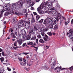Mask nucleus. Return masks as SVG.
Listing matches in <instances>:
<instances>
[{
    "label": "nucleus",
    "mask_w": 73,
    "mask_h": 73,
    "mask_svg": "<svg viewBox=\"0 0 73 73\" xmlns=\"http://www.w3.org/2000/svg\"><path fill=\"white\" fill-rule=\"evenodd\" d=\"M55 1V0H52L51 1V2L46 1L44 3L43 5L41 4L40 5V7L37 9V11L38 12V13H39L40 14H41V15L44 14V11L40 10L41 9L44 8V7L46 8L48 6V7L50 8H52V7H53V5H52V4H53V3Z\"/></svg>",
    "instance_id": "f257e3e1"
},
{
    "label": "nucleus",
    "mask_w": 73,
    "mask_h": 73,
    "mask_svg": "<svg viewBox=\"0 0 73 73\" xmlns=\"http://www.w3.org/2000/svg\"><path fill=\"white\" fill-rule=\"evenodd\" d=\"M29 3L31 4V7H32L34 4L35 3L31 1V0H27L26 1L20 0L19 2L18 3V7L19 9H21L23 7V4L26 3Z\"/></svg>",
    "instance_id": "f03ea898"
},
{
    "label": "nucleus",
    "mask_w": 73,
    "mask_h": 73,
    "mask_svg": "<svg viewBox=\"0 0 73 73\" xmlns=\"http://www.w3.org/2000/svg\"><path fill=\"white\" fill-rule=\"evenodd\" d=\"M58 14L57 16H56V19L57 21H58L60 20V19H61V15L60 13H58L56 11H53L52 12V15L53 16H56Z\"/></svg>",
    "instance_id": "7ed1b4c3"
},
{
    "label": "nucleus",
    "mask_w": 73,
    "mask_h": 73,
    "mask_svg": "<svg viewBox=\"0 0 73 73\" xmlns=\"http://www.w3.org/2000/svg\"><path fill=\"white\" fill-rule=\"evenodd\" d=\"M69 33H67V35L68 37H70L71 39H72L73 37V31L72 29H71L69 30Z\"/></svg>",
    "instance_id": "20e7f679"
},
{
    "label": "nucleus",
    "mask_w": 73,
    "mask_h": 73,
    "mask_svg": "<svg viewBox=\"0 0 73 73\" xmlns=\"http://www.w3.org/2000/svg\"><path fill=\"white\" fill-rule=\"evenodd\" d=\"M51 22L50 21V19H49L48 17V19H46L44 20L43 24L47 25H48L49 24H51Z\"/></svg>",
    "instance_id": "39448f33"
},
{
    "label": "nucleus",
    "mask_w": 73,
    "mask_h": 73,
    "mask_svg": "<svg viewBox=\"0 0 73 73\" xmlns=\"http://www.w3.org/2000/svg\"><path fill=\"white\" fill-rule=\"evenodd\" d=\"M49 19H50V21L51 22V23L50 24H53L54 25L56 24V20L54 19L53 20V18L49 17Z\"/></svg>",
    "instance_id": "423d86ee"
},
{
    "label": "nucleus",
    "mask_w": 73,
    "mask_h": 73,
    "mask_svg": "<svg viewBox=\"0 0 73 73\" xmlns=\"http://www.w3.org/2000/svg\"><path fill=\"white\" fill-rule=\"evenodd\" d=\"M11 6L9 3H7L5 5V7L7 10H8V11H9L11 10Z\"/></svg>",
    "instance_id": "0eeeda50"
},
{
    "label": "nucleus",
    "mask_w": 73,
    "mask_h": 73,
    "mask_svg": "<svg viewBox=\"0 0 73 73\" xmlns=\"http://www.w3.org/2000/svg\"><path fill=\"white\" fill-rule=\"evenodd\" d=\"M11 9L12 11H15L16 9V5L14 3H12L11 5Z\"/></svg>",
    "instance_id": "6e6552de"
},
{
    "label": "nucleus",
    "mask_w": 73,
    "mask_h": 73,
    "mask_svg": "<svg viewBox=\"0 0 73 73\" xmlns=\"http://www.w3.org/2000/svg\"><path fill=\"white\" fill-rule=\"evenodd\" d=\"M19 36V39L20 40H22L23 41L24 40V35L23 34H20Z\"/></svg>",
    "instance_id": "1a4fd4ad"
},
{
    "label": "nucleus",
    "mask_w": 73,
    "mask_h": 73,
    "mask_svg": "<svg viewBox=\"0 0 73 73\" xmlns=\"http://www.w3.org/2000/svg\"><path fill=\"white\" fill-rule=\"evenodd\" d=\"M23 25L24 23H23V22H21L19 23H18V27H19V28H21V27H22L23 26Z\"/></svg>",
    "instance_id": "9d476101"
},
{
    "label": "nucleus",
    "mask_w": 73,
    "mask_h": 73,
    "mask_svg": "<svg viewBox=\"0 0 73 73\" xmlns=\"http://www.w3.org/2000/svg\"><path fill=\"white\" fill-rule=\"evenodd\" d=\"M53 63V64H52L51 65V67L52 69L54 68L55 65H56V61H54Z\"/></svg>",
    "instance_id": "9b49d317"
},
{
    "label": "nucleus",
    "mask_w": 73,
    "mask_h": 73,
    "mask_svg": "<svg viewBox=\"0 0 73 73\" xmlns=\"http://www.w3.org/2000/svg\"><path fill=\"white\" fill-rule=\"evenodd\" d=\"M4 8V9H2L1 10V13L0 14V19L1 18V17H2V16L3 15V14L5 11V10H4V7H3Z\"/></svg>",
    "instance_id": "f8f14e48"
},
{
    "label": "nucleus",
    "mask_w": 73,
    "mask_h": 73,
    "mask_svg": "<svg viewBox=\"0 0 73 73\" xmlns=\"http://www.w3.org/2000/svg\"><path fill=\"white\" fill-rule=\"evenodd\" d=\"M23 40H20L19 39L17 40V42H18V44L19 46H20V45H21L22 43H23Z\"/></svg>",
    "instance_id": "ddd939ff"
},
{
    "label": "nucleus",
    "mask_w": 73,
    "mask_h": 73,
    "mask_svg": "<svg viewBox=\"0 0 73 73\" xmlns=\"http://www.w3.org/2000/svg\"><path fill=\"white\" fill-rule=\"evenodd\" d=\"M16 18V17H15L13 18V21H12V23L15 24V23H16L17 21V19Z\"/></svg>",
    "instance_id": "4468645a"
},
{
    "label": "nucleus",
    "mask_w": 73,
    "mask_h": 73,
    "mask_svg": "<svg viewBox=\"0 0 73 73\" xmlns=\"http://www.w3.org/2000/svg\"><path fill=\"white\" fill-rule=\"evenodd\" d=\"M25 27L27 29H29V25L28 24L25 23Z\"/></svg>",
    "instance_id": "2eb2a0df"
},
{
    "label": "nucleus",
    "mask_w": 73,
    "mask_h": 73,
    "mask_svg": "<svg viewBox=\"0 0 73 73\" xmlns=\"http://www.w3.org/2000/svg\"><path fill=\"white\" fill-rule=\"evenodd\" d=\"M15 34L16 36H17V37H18V36H19V35L20 34V33H19V31H15Z\"/></svg>",
    "instance_id": "dca6fc26"
},
{
    "label": "nucleus",
    "mask_w": 73,
    "mask_h": 73,
    "mask_svg": "<svg viewBox=\"0 0 73 73\" xmlns=\"http://www.w3.org/2000/svg\"><path fill=\"white\" fill-rule=\"evenodd\" d=\"M29 31H30L29 33H31V34H33V31H34V29L30 27L29 28Z\"/></svg>",
    "instance_id": "f3484780"
},
{
    "label": "nucleus",
    "mask_w": 73,
    "mask_h": 73,
    "mask_svg": "<svg viewBox=\"0 0 73 73\" xmlns=\"http://www.w3.org/2000/svg\"><path fill=\"white\" fill-rule=\"evenodd\" d=\"M34 31H37L38 30V27L37 26H35L34 27Z\"/></svg>",
    "instance_id": "a211bd4d"
},
{
    "label": "nucleus",
    "mask_w": 73,
    "mask_h": 73,
    "mask_svg": "<svg viewBox=\"0 0 73 73\" xmlns=\"http://www.w3.org/2000/svg\"><path fill=\"white\" fill-rule=\"evenodd\" d=\"M21 32L22 33V35H25L26 34V31L24 29H23L21 31Z\"/></svg>",
    "instance_id": "6ab92c4d"
},
{
    "label": "nucleus",
    "mask_w": 73,
    "mask_h": 73,
    "mask_svg": "<svg viewBox=\"0 0 73 73\" xmlns=\"http://www.w3.org/2000/svg\"><path fill=\"white\" fill-rule=\"evenodd\" d=\"M20 64L21 65H22V66H25V65L27 64V63L26 62H24V63L23 62H20Z\"/></svg>",
    "instance_id": "aec40b11"
},
{
    "label": "nucleus",
    "mask_w": 73,
    "mask_h": 73,
    "mask_svg": "<svg viewBox=\"0 0 73 73\" xmlns=\"http://www.w3.org/2000/svg\"><path fill=\"white\" fill-rule=\"evenodd\" d=\"M10 14V12H8V11H6L4 14L5 16H8V15H9Z\"/></svg>",
    "instance_id": "412c9836"
},
{
    "label": "nucleus",
    "mask_w": 73,
    "mask_h": 73,
    "mask_svg": "<svg viewBox=\"0 0 73 73\" xmlns=\"http://www.w3.org/2000/svg\"><path fill=\"white\" fill-rule=\"evenodd\" d=\"M39 42L40 43H41L42 44H44L45 42L42 39H40L39 40Z\"/></svg>",
    "instance_id": "4be33fe9"
},
{
    "label": "nucleus",
    "mask_w": 73,
    "mask_h": 73,
    "mask_svg": "<svg viewBox=\"0 0 73 73\" xmlns=\"http://www.w3.org/2000/svg\"><path fill=\"white\" fill-rule=\"evenodd\" d=\"M48 28L50 29H52L53 28V25H50L48 26Z\"/></svg>",
    "instance_id": "5701e85b"
},
{
    "label": "nucleus",
    "mask_w": 73,
    "mask_h": 73,
    "mask_svg": "<svg viewBox=\"0 0 73 73\" xmlns=\"http://www.w3.org/2000/svg\"><path fill=\"white\" fill-rule=\"evenodd\" d=\"M11 36H12L13 38H15V37H16V36H15V33H11Z\"/></svg>",
    "instance_id": "b1692460"
},
{
    "label": "nucleus",
    "mask_w": 73,
    "mask_h": 73,
    "mask_svg": "<svg viewBox=\"0 0 73 73\" xmlns=\"http://www.w3.org/2000/svg\"><path fill=\"white\" fill-rule=\"evenodd\" d=\"M40 18V16L39 15H36V21H38V20H39Z\"/></svg>",
    "instance_id": "393cba45"
},
{
    "label": "nucleus",
    "mask_w": 73,
    "mask_h": 73,
    "mask_svg": "<svg viewBox=\"0 0 73 73\" xmlns=\"http://www.w3.org/2000/svg\"><path fill=\"white\" fill-rule=\"evenodd\" d=\"M36 35H34V36H33L32 38L31 39V40H35L36 39Z\"/></svg>",
    "instance_id": "a878e982"
},
{
    "label": "nucleus",
    "mask_w": 73,
    "mask_h": 73,
    "mask_svg": "<svg viewBox=\"0 0 73 73\" xmlns=\"http://www.w3.org/2000/svg\"><path fill=\"white\" fill-rule=\"evenodd\" d=\"M16 15H18V16H20L21 15H23V14L21 13H16Z\"/></svg>",
    "instance_id": "bb28decb"
},
{
    "label": "nucleus",
    "mask_w": 73,
    "mask_h": 73,
    "mask_svg": "<svg viewBox=\"0 0 73 73\" xmlns=\"http://www.w3.org/2000/svg\"><path fill=\"white\" fill-rule=\"evenodd\" d=\"M33 44V42H28L27 43V44L30 45H32V44Z\"/></svg>",
    "instance_id": "cd10ccee"
},
{
    "label": "nucleus",
    "mask_w": 73,
    "mask_h": 73,
    "mask_svg": "<svg viewBox=\"0 0 73 73\" xmlns=\"http://www.w3.org/2000/svg\"><path fill=\"white\" fill-rule=\"evenodd\" d=\"M58 25H56L54 26V29H58Z\"/></svg>",
    "instance_id": "c85d7f7f"
},
{
    "label": "nucleus",
    "mask_w": 73,
    "mask_h": 73,
    "mask_svg": "<svg viewBox=\"0 0 73 73\" xmlns=\"http://www.w3.org/2000/svg\"><path fill=\"white\" fill-rule=\"evenodd\" d=\"M58 68L61 69V70H64L65 69V68H61V66H60V67H58Z\"/></svg>",
    "instance_id": "c756f323"
},
{
    "label": "nucleus",
    "mask_w": 73,
    "mask_h": 73,
    "mask_svg": "<svg viewBox=\"0 0 73 73\" xmlns=\"http://www.w3.org/2000/svg\"><path fill=\"white\" fill-rule=\"evenodd\" d=\"M47 34L49 35L50 36H52V34L51 32H48L47 33Z\"/></svg>",
    "instance_id": "7c9ffc66"
},
{
    "label": "nucleus",
    "mask_w": 73,
    "mask_h": 73,
    "mask_svg": "<svg viewBox=\"0 0 73 73\" xmlns=\"http://www.w3.org/2000/svg\"><path fill=\"white\" fill-rule=\"evenodd\" d=\"M56 8H60V6L58 5V4L57 3V4L56 6Z\"/></svg>",
    "instance_id": "2f4dec72"
},
{
    "label": "nucleus",
    "mask_w": 73,
    "mask_h": 73,
    "mask_svg": "<svg viewBox=\"0 0 73 73\" xmlns=\"http://www.w3.org/2000/svg\"><path fill=\"white\" fill-rule=\"evenodd\" d=\"M63 22H64V20H63V19H62V18L60 19V24H62Z\"/></svg>",
    "instance_id": "473e14b6"
},
{
    "label": "nucleus",
    "mask_w": 73,
    "mask_h": 73,
    "mask_svg": "<svg viewBox=\"0 0 73 73\" xmlns=\"http://www.w3.org/2000/svg\"><path fill=\"white\" fill-rule=\"evenodd\" d=\"M43 21H44V19H41L40 21H38V23H40L41 24H42Z\"/></svg>",
    "instance_id": "72a5a7b5"
},
{
    "label": "nucleus",
    "mask_w": 73,
    "mask_h": 73,
    "mask_svg": "<svg viewBox=\"0 0 73 73\" xmlns=\"http://www.w3.org/2000/svg\"><path fill=\"white\" fill-rule=\"evenodd\" d=\"M32 23H35V19L34 17L32 18V20H31Z\"/></svg>",
    "instance_id": "f704fd0d"
},
{
    "label": "nucleus",
    "mask_w": 73,
    "mask_h": 73,
    "mask_svg": "<svg viewBox=\"0 0 73 73\" xmlns=\"http://www.w3.org/2000/svg\"><path fill=\"white\" fill-rule=\"evenodd\" d=\"M4 72V69L1 68L0 69V73H3Z\"/></svg>",
    "instance_id": "c9c22d12"
},
{
    "label": "nucleus",
    "mask_w": 73,
    "mask_h": 73,
    "mask_svg": "<svg viewBox=\"0 0 73 73\" xmlns=\"http://www.w3.org/2000/svg\"><path fill=\"white\" fill-rule=\"evenodd\" d=\"M13 29L14 31H18V30L19 29H18V28L14 27L13 28Z\"/></svg>",
    "instance_id": "e433bc0d"
},
{
    "label": "nucleus",
    "mask_w": 73,
    "mask_h": 73,
    "mask_svg": "<svg viewBox=\"0 0 73 73\" xmlns=\"http://www.w3.org/2000/svg\"><path fill=\"white\" fill-rule=\"evenodd\" d=\"M0 60H1V62H3V61H4V58L3 57L0 58Z\"/></svg>",
    "instance_id": "4c0bfd02"
},
{
    "label": "nucleus",
    "mask_w": 73,
    "mask_h": 73,
    "mask_svg": "<svg viewBox=\"0 0 73 73\" xmlns=\"http://www.w3.org/2000/svg\"><path fill=\"white\" fill-rule=\"evenodd\" d=\"M26 23L25 24H28L29 25H30V21L29 20L28 21H25Z\"/></svg>",
    "instance_id": "58836bf2"
},
{
    "label": "nucleus",
    "mask_w": 73,
    "mask_h": 73,
    "mask_svg": "<svg viewBox=\"0 0 73 73\" xmlns=\"http://www.w3.org/2000/svg\"><path fill=\"white\" fill-rule=\"evenodd\" d=\"M45 12H48L49 11V8L47 7L46 8H45Z\"/></svg>",
    "instance_id": "ea45409f"
},
{
    "label": "nucleus",
    "mask_w": 73,
    "mask_h": 73,
    "mask_svg": "<svg viewBox=\"0 0 73 73\" xmlns=\"http://www.w3.org/2000/svg\"><path fill=\"white\" fill-rule=\"evenodd\" d=\"M26 7L27 8H29V7H30V5H29V4L28 3H27L26 5Z\"/></svg>",
    "instance_id": "a19ab883"
},
{
    "label": "nucleus",
    "mask_w": 73,
    "mask_h": 73,
    "mask_svg": "<svg viewBox=\"0 0 73 73\" xmlns=\"http://www.w3.org/2000/svg\"><path fill=\"white\" fill-rule=\"evenodd\" d=\"M43 39L45 42H46V41H48V38H46L45 37H44L43 38Z\"/></svg>",
    "instance_id": "79ce46f5"
},
{
    "label": "nucleus",
    "mask_w": 73,
    "mask_h": 73,
    "mask_svg": "<svg viewBox=\"0 0 73 73\" xmlns=\"http://www.w3.org/2000/svg\"><path fill=\"white\" fill-rule=\"evenodd\" d=\"M27 40H30V39L31 38V36L29 35H28L27 36Z\"/></svg>",
    "instance_id": "37998d69"
},
{
    "label": "nucleus",
    "mask_w": 73,
    "mask_h": 73,
    "mask_svg": "<svg viewBox=\"0 0 73 73\" xmlns=\"http://www.w3.org/2000/svg\"><path fill=\"white\" fill-rule=\"evenodd\" d=\"M13 47L14 49H15V50H16V49H17V48H18V47H17V46H15V45H14V46H13Z\"/></svg>",
    "instance_id": "c03bdc74"
},
{
    "label": "nucleus",
    "mask_w": 73,
    "mask_h": 73,
    "mask_svg": "<svg viewBox=\"0 0 73 73\" xmlns=\"http://www.w3.org/2000/svg\"><path fill=\"white\" fill-rule=\"evenodd\" d=\"M17 41H15V42L14 43V46H17Z\"/></svg>",
    "instance_id": "a18cd8bd"
},
{
    "label": "nucleus",
    "mask_w": 73,
    "mask_h": 73,
    "mask_svg": "<svg viewBox=\"0 0 73 73\" xmlns=\"http://www.w3.org/2000/svg\"><path fill=\"white\" fill-rule=\"evenodd\" d=\"M37 37L39 38H41V36L40 35H39L37 36Z\"/></svg>",
    "instance_id": "49530a36"
},
{
    "label": "nucleus",
    "mask_w": 73,
    "mask_h": 73,
    "mask_svg": "<svg viewBox=\"0 0 73 73\" xmlns=\"http://www.w3.org/2000/svg\"><path fill=\"white\" fill-rule=\"evenodd\" d=\"M69 69H70V70H71V71H72V70H73V66H72L71 67L69 68Z\"/></svg>",
    "instance_id": "de8ad7c7"
},
{
    "label": "nucleus",
    "mask_w": 73,
    "mask_h": 73,
    "mask_svg": "<svg viewBox=\"0 0 73 73\" xmlns=\"http://www.w3.org/2000/svg\"><path fill=\"white\" fill-rule=\"evenodd\" d=\"M50 9V11H54V10H55V8L54 7H53L52 8Z\"/></svg>",
    "instance_id": "09e8293b"
},
{
    "label": "nucleus",
    "mask_w": 73,
    "mask_h": 73,
    "mask_svg": "<svg viewBox=\"0 0 73 73\" xmlns=\"http://www.w3.org/2000/svg\"><path fill=\"white\" fill-rule=\"evenodd\" d=\"M26 58L27 60H29V56L28 55H27L26 56Z\"/></svg>",
    "instance_id": "8fccbe9b"
},
{
    "label": "nucleus",
    "mask_w": 73,
    "mask_h": 73,
    "mask_svg": "<svg viewBox=\"0 0 73 73\" xmlns=\"http://www.w3.org/2000/svg\"><path fill=\"white\" fill-rule=\"evenodd\" d=\"M13 14L16 15V13H17V12H16L15 11H13Z\"/></svg>",
    "instance_id": "3c124183"
},
{
    "label": "nucleus",
    "mask_w": 73,
    "mask_h": 73,
    "mask_svg": "<svg viewBox=\"0 0 73 73\" xmlns=\"http://www.w3.org/2000/svg\"><path fill=\"white\" fill-rule=\"evenodd\" d=\"M29 64L30 66H32V65H33V62L31 61L29 62Z\"/></svg>",
    "instance_id": "603ef678"
},
{
    "label": "nucleus",
    "mask_w": 73,
    "mask_h": 73,
    "mask_svg": "<svg viewBox=\"0 0 73 73\" xmlns=\"http://www.w3.org/2000/svg\"><path fill=\"white\" fill-rule=\"evenodd\" d=\"M5 27L4 28V30H3V34H4V30L5 29V28H6V26H5Z\"/></svg>",
    "instance_id": "864d4df0"
},
{
    "label": "nucleus",
    "mask_w": 73,
    "mask_h": 73,
    "mask_svg": "<svg viewBox=\"0 0 73 73\" xmlns=\"http://www.w3.org/2000/svg\"><path fill=\"white\" fill-rule=\"evenodd\" d=\"M24 38L25 40H28L27 39V36H25Z\"/></svg>",
    "instance_id": "5fc2aeb1"
},
{
    "label": "nucleus",
    "mask_w": 73,
    "mask_h": 73,
    "mask_svg": "<svg viewBox=\"0 0 73 73\" xmlns=\"http://www.w3.org/2000/svg\"><path fill=\"white\" fill-rule=\"evenodd\" d=\"M23 54H25V55H27L28 54H29L28 53H26V52H23Z\"/></svg>",
    "instance_id": "6e6d98bb"
},
{
    "label": "nucleus",
    "mask_w": 73,
    "mask_h": 73,
    "mask_svg": "<svg viewBox=\"0 0 73 73\" xmlns=\"http://www.w3.org/2000/svg\"><path fill=\"white\" fill-rule=\"evenodd\" d=\"M18 59L20 61H22V60H23V59H22V58H18Z\"/></svg>",
    "instance_id": "4d7b16f0"
},
{
    "label": "nucleus",
    "mask_w": 73,
    "mask_h": 73,
    "mask_svg": "<svg viewBox=\"0 0 73 73\" xmlns=\"http://www.w3.org/2000/svg\"><path fill=\"white\" fill-rule=\"evenodd\" d=\"M10 30H11V33H12V32L13 31V29L12 28H10Z\"/></svg>",
    "instance_id": "13d9d810"
},
{
    "label": "nucleus",
    "mask_w": 73,
    "mask_h": 73,
    "mask_svg": "<svg viewBox=\"0 0 73 73\" xmlns=\"http://www.w3.org/2000/svg\"><path fill=\"white\" fill-rule=\"evenodd\" d=\"M7 69L8 71H11V68H9V67H7Z\"/></svg>",
    "instance_id": "bf43d9fd"
},
{
    "label": "nucleus",
    "mask_w": 73,
    "mask_h": 73,
    "mask_svg": "<svg viewBox=\"0 0 73 73\" xmlns=\"http://www.w3.org/2000/svg\"><path fill=\"white\" fill-rule=\"evenodd\" d=\"M38 38H37L36 39V44H38Z\"/></svg>",
    "instance_id": "052dcab7"
},
{
    "label": "nucleus",
    "mask_w": 73,
    "mask_h": 73,
    "mask_svg": "<svg viewBox=\"0 0 73 73\" xmlns=\"http://www.w3.org/2000/svg\"><path fill=\"white\" fill-rule=\"evenodd\" d=\"M62 19H63L64 20H66V18H65V17H63V16H62Z\"/></svg>",
    "instance_id": "680f3d73"
},
{
    "label": "nucleus",
    "mask_w": 73,
    "mask_h": 73,
    "mask_svg": "<svg viewBox=\"0 0 73 73\" xmlns=\"http://www.w3.org/2000/svg\"><path fill=\"white\" fill-rule=\"evenodd\" d=\"M2 55L3 56H5V54H4V51L2 52Z\"/></svg>",
    "instance_id": "e2e57ef3"
},
{
    "label": "nucleus",
    "mask_w": 73,
    "mask_h": 73,
    "mask_svg": "<svg viewBox=\"0 0 73 73\" xmlns=\"http://www.w3.org/2000/svg\"><path fill=\"white\" fill-rule=\"evenodd\" d=\"M27 11V10L26 9H25L24 10V13H26V12Z\"/></svg>",
    "instance_id": "0e129e2a"
},
{
    "label": "nucleus",
    "mask_w": 73,
    "mask_h": 73,
    "mask_svg": "<svg viewBox=\"0 0 73 73\" xmlns=\"http://www.w3.org/2000/svg\"><path fill=\"white\" fill-rule=\"evenodd\" d=\"M47 68H48L47 66H44V69H45V70H46V69H47Z\"/></svg>",
    "instance_id": "69168bd1"
},
{
    "label": "nucleus",
    "mask_w": 73,
    "mask_h": 73,
    "mask_svg": "<svg viewBox=\"0 0 73 73\" xmlns=\"http://www.w3.org/2000/svg\"><path fill=\"white\" fill-rule=\"evenodd\" d=\"M33 13L34 14V15H37V13H36L35 12H33Z\"/></svg>",
    "instance_id": "338daca9"
},
{
    "label": "nucleus",
    "mask_w": 73,
    "mask_h": 73,
    "mask_svg": "<svg viewBox=\"0 0 73 73\" xmlns=\"http://www.w3.org/2000/svg\"><path fill=\"white\" fill-rule=\"evenodd\" d=\"M71 24H73V19H72Z\"/></svg>",
    "instance_id": "774afa93"
}]
</instances>
